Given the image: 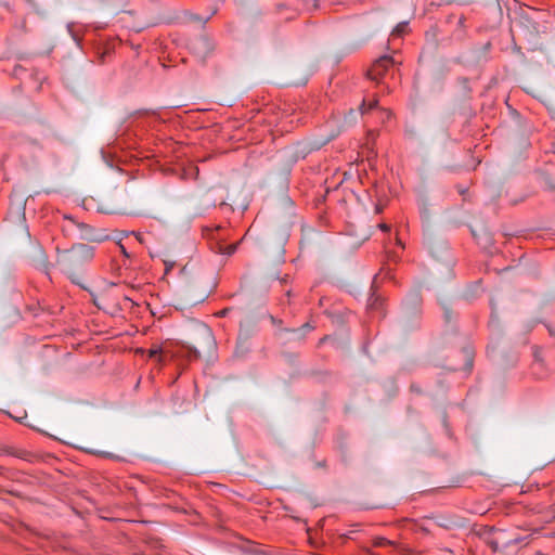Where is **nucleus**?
<instances>
[{
  "label": "nucleus",
  "instance_id": "6",
  "mask_svg": "<svg viewBox=\"0 0 555 555\" xmlns=\"http://www.w3.org/2000/svg\"><path fill=\"white\" fill-rule=\"evenodd\" d=\"M149 358L150 359H156L160 361V349L159 348H152L149 350Z\"/></svg>",
  "mask_w": 555,
  "mask_h": 555
},
{
  "label": "nucleus",
  "instance_id": "10",
  "mask_svg": "<svg viewBox=\"0 0 555 555\" xmlns=\"http://www.w3.org/2000/svg\"><path fill=\"white\" fill-rule=\"evenodd\" d=\"M378 228L382 230V231H389L390 230V227L386 223H379L378 224Z\"/></svg>",
  "mask_w": 555,
  "mask_h": 555
},
{
  "label": "nucleus",
  "instance_id": "1",
  "mask_svg": "<svg viewBox=\"0 0 555 555\" xmlns=\"http://www.w3.org/2000/svg\"><path fill=\"white\" fill-rule=\"evenodd\" d=\"M94 257V248L88 244H77L70 249L59 251L56 263L62 272L67 274L74 283L77 281V272Z\"/></svg>",
  "mask_w": 555,
  "mask_h": 555
},
{
  "label": "nucleus",
  "instance_id": "14",
  "mask_svg": "<svg viewBox=\"0 0 555 555\" xmlns=\"http://www.w3.org/2000/svg\"><path fill=\"white\" fill-rule=\"evenodd\" d=\"M304 328H312V327L310 326V324H309V323H306V324L304 325Z\"/></svg>",
  "mask_w": 555,
  "mask_h": 555
},
{
  "label": "nucleus",
  "instance_id": "9",
  "mask_svg": "<svg viewBox=\"0 0 555 555\" xmlns=\"http://www.w3.org/2000/svg\"><path fill=\"white\" fill-rule=\"evenodd\" d=\"M205 336H206L207 340L209 341V344L212 345L214 339H212V335H211L210 331H208V330L205 331Z\"/></svg>",
  "mask_w": 555,
  "mask_h": 555
},
{
  "label": "nucleus",
  "instance_id": "11",
  "mask_svg": "<svg viewBox=\"0 0 555 555\" xmlns=\"http://www.w3.org/2000/svg\"><path fill=\"white\" fill-rule=\"evenodd\" d=\"M444 317H446V320L449 321V319H450V311L448 309H446V311H444Z\"/></svg>",
  "mask_w": 555,
  "mask_h": 555
},
{
  "label": "nucleus",
  "instance_id": "15",
  "mask_svg": "<svg viewBox=\"0 0 555 555\" xmlns=\"http://www.w3.org/2000/svg\"><path fill=\"white\" fill-rule=\"evenodd\" d=\"M365 103L363 102L361 105L362 113H364Z\"/></svg>",
  "mask_w": 555,
  "mask_h": 555
},
{
  "label": "nucleus",
  "instance_id": "5",
  "mask_svg": "<svg viewBox=\"0 0 555 555\" xmlns=\"http://www.w3.org/2000/svg\"><path fill=\"white\" fill-rule=\"evenodd\" d=\"M408 27V23L406 22H403V23H399L396 28L393 29L392 31V35L395 36H401L404 31H405V28Z\"/></svg>",
  "mask_w": 555,
  "mask_h": 555
},
{
  "label": "nucleus",
  "instance_id": "13",
  "mask_svg": "<svg viewBox=\"0 0 555 555\" xmlns=\"http://www.w3.org/2000/svg\"><path fill=\"white\" fill-rule=\"evenodd\" d=\"M193 352H194V357L195 358H199L201 357L199 351L197 349H194Z\"/></svg>",
  "mask_w": 555,
  "mask_h": 555
},
{
  "label": "nucleus",
  "instance_id": "7",
  "mask_svg": "<svg viewBox=\"0 0 555 555\" xmlns=\"http://www.w3.org/2000/svg\"><path fill=\"white\" fill-rule=\"evenodd\" d=\"M388 544H390V541H388V540H387V539H385V538H378V539H376V541H375V545H376V546H384V545H388Z\"/></svg>",
  "mask_w": 555,
  "mask_h": 555
},
{
  "label": "nucleus",
  "instance_id": "3",
  "mask_svg": "<svg viewBox=\"0 0 555 555\" xmlns=\"http://www.w3.org/2000/svg\"><path fill=\"white\" fill-rule=\"evenodd\" d=\"M393 65L392 57L388 55L380 56L374 62L371 69L367 72L370 79L378 81L386 70Z\"/></svg>",
  "mask_w": 555,
  "mask_h": 555
},
{
  "label": "nucleus",
  "instance_id": "16",
  "mask_svg": "<svg viewBox=\"0 0 555 555\" xmlns=\"http://www.w3.org/2000/svg\"><path fill=\"white\" fill-rule=\"evenodd\" d=\"M463 17L460 18L459 23L462 25L463 24Z\"/></svg>",
  "mask_w": 555,
  "mask_h": 555
},
{
  "label": "nucleus",
  "instance_id": "12",
  "mask_svg": "<svg viewBox=\"0 0 555 555\" xmlns=\"http://www.w3.org/2000/svg\"><path fill=\"white\" fill-rule=\"evenodd\" d=\"M376 104H377V101H373L372 103H370L369 109H372L373 107H375Z\"/></svg>",
  "mask_w": 555,
  "mask_h": 555
},
{
  "label": "nucleus",
  "instance_id": "2",
  "mask_svg": "<svg viewBox=\"0 0 555 555\" xmlns=\"http://www.w3.org/2000/svg\"><path fill=\"white\" fill-rule=\"evenodd\" d=\"M209 294L208 285H203L201 279L188 283L183 288L184 298L192 305L203 302Z\"/></svg>",
  "mask_w": 555,
  "mask_h": 555
},
{
  "label": "nucleus",
  "instance_id": "4",
  "mask_svg": "<svg viewBox=\"0 0 555 555\" xmlns=\"http://www.w3.org/2000/svg\"><path fill=\"white\" fill-rule=\"evenodd\" d=\"M518 542H520V540L515 539V540H513V541H509V542H507V543H504L503 545H500L499 541L495 539V540H490L488 543H489V545L493 548V551H498V550H500V548H502V547H506V546H508L509 544H516V543H518Z\"/></svg>",
  "mask_w": 555,
  "mask_h": 555
},
{
  "label": "nucleus",
  "instance_id": "8",
  "mask_svg": "<svg viewBox=\"0 0 555 555\" xmlns=\"http://www.w3.org/2000/svg\"><path fill=\"white\" fill-rule=\"evenodd\" d=\"M235 249H236V245H229L225 247L224 253L227 255H232L235 251Z\"/></svg>",
  "mask_w": 555,
  "mask_h": 555
}]
</instances>
